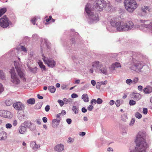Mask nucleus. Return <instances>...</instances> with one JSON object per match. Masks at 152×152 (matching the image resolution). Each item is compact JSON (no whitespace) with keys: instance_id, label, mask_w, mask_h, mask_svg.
Masks as SVG:
<instances>
[{"instance_id":"obj_63","label":"nucleus","mask_w":152,"mask_h":152,"mask_svg":"<svg viewBox=\"0 0 152 152\" xmlns=\"http://www.w3.org/2000/svg\"><path fill=\"white\" fill-rule=\"evenodd\" d=\"M82 111L83 113H85L87 112V110L85 107H83L82 108Z\"/></svg>"},{"instance_id":"obj_4","label":"nucleus","mask_w":152,"mask_h":152,"mask_svg":"<svg viewBox=\"0 0 152 152\" xmlns=\"http://www.w3.org/2000/svg\"><path fill=\"white\" fill-rule=\"evenodd\" d=\"M92 66L96 68L95 72L97 73L103 74L106 75L108 74L107 66L98 61L92 63Z\"/></svg>"},{"instance_id":"obj_38","label":"nucleus","mask_w":152,"mask_h":152,"mask_svg":"<svg viewBox=\"0 0 152 152\" xmlns=\"http://www.w3.org/2000/svg\"><path fill=\"white\" fill-rule=\"evenodd\" d=\"M126 83L129 86H130L132 84H133L132 80L130 79H127L126 81Z\"/></svg>"},{"instance_id":"obj_22","label":"nucleus","mask_w":152,"mask_h":152,"mask_svg":"<svg viewBox=\"0 0 152 152\" xmlns=\"http://www.w3.org/2000/svg\"><path fill=\"white\" fill-rule=\"evenodd\" d=\"M142 26L146 28L147 30L151 31L152 32V21L149 24H142Z\"/></svg>"},{"instance_id":"obj_33","label":"nucleus","mask_w":152,"mask_h":152,"mask_svg":"<svg viewBox=\"0 0 152 152\" xmlns=\"http://www.w3.org/2000/svg\"><path fill=\"white\" fill-rule=\"evenodd\" d=\"M123 100H117L115 102V104L117 107H119L120 104H122Z\"/></svg>"},{"instance_id":"obj_45","label":"nucleus","mask_w":152,"mask_h":152,"mask_svg":"<svg viewBox=\"0 0 152 152\" xmlns=\"http://www.w3.org/2000/svg\"><path fill=\"white\" fill-rule=\"evenodd\" d=\"M45 44L47 46V48L50 49V46H49L50 44H49V42H48V41L46 39H45Z\"/></svg>"},{"instance_id":"obj_24","label":"nucleus","mask_w":152,"mask_h":152,"mask_svg":"<svg viewBox=\"0 0 152 152\" xmlns=\"http://www.w3.org/2000/svg\"><path fill=\"white\" fill-rule=\"evenodd\" d=\"M121 65L118 62H115L111 66V68L114 70L115 68L121 67Z\"/></svg>"},{"instance_id":"obj_14","label":"nucleus","mask_w":152,"mask_h":152,"mask_svg":"<svg viewBox=\"0 0 152 152\" xmlns=\"http://www.w3.org/2000/svg\"><path fill=\"white\" fill-rule=\"evenodd\" d=\"M27 128L25 121L22 123L18 129L20 133L21 134H25L27 132Z\"/></svg>"},{"instance_id":"obj_25","label":"nucleus","mask_w":152,"mask_h":152,"mask_svg":"<svg viewBox=\"0 0 152 152\" xmlns=\"http://www.w3.org/2000/svg\"><path fill=\"white\" fill-rule=\"evenodd\" d=\"M82 99L85 102H88L89 100V98L88 96V95L86 94H83L82 95Z\"/></svg>"},{"instance_id":"obj_23","label":"nucleus","mask_w":152,"mask_h":152,"mask_svg":"<svg viewBox=\"0 0 152 152\" xmlns=\"http://www.w3.org/2000/svg\"><path fill=\"white\" fill-rule=\"evenodd\" d=\"M7 134L4 132H2L0 133V140H4L7 137Z\"/></svg>"},{"instance_id":"obj_44","label":"nucleus","mask_w":152,"mask_h":152,"mask_svg":"<svg viewBox=\"0 0 152 152\" xmlns=\"http://www.w3.org/2000/svg\"><path fill=\"white\" fill-rule=\"evenodd\" d=\"M72 59L74 61V62L77 63V59L76 56H73L72 57Z\"/></svg>"},{"instance_id":"obj_39","label":"nucleus","mask_w":152,"mask_h":152,"mask_svg":"<svg viewBox=\"0 0 152 152\" xmlns=\"http://www.w3.org/2000/svg\"><path fill=\"white\" fill-rule=\"evenodd\" d=\"M135 116L136 118L138 119H140L142 117V115L138 112H137L135 113Z\"/></svg>"},{"instance_id":"obj_47","label":"nucleus","mask_w":152,"mask_h":152,"mask_svg":"<svg viewBox=\"0 0 152 152\" xmlns=\"http://www.w3.org/2000/svg\"><path fill=\"white\" fill-rule=\"evenodd\" d=\"M134 122L135 119L133 118H132L131 121L130 122L129 125L130 126H132L134 124Z\"/></svg>"},{"instance_id":"obj_55","label":"nucleus","mask_w":152,"mask_h":152,"mask_svg":"<svg viewBox=\"0 0 152 152\" xmlns=\"http://www.w3.org/2000/svg\"><path fill=\"white\" fill-rule=\"evenodd\" d=\"M21 48L22 50L24 52H26L27 51L26 48L23 46H21Z\"/></svg>"},{"instance_id":"obj_40","label":"nucleus","mask_w":152,"mask_h":152,"mask_svg":"<svg viewBox=\"0 0 152 152\" xmlns=\"http://www.w3.org/2000/svg\"><path fill=\"white\" fill-rule=\"evenodd\" d=\"M36 145V142L35 141H32L31 142L30 146L33 150H35V147Z\"/></svg>"},{"instance_id":"obj_21","label":"nucleus","mask_w":152,"mask_h":152,"mask_svg":"<svg viewBox=\"0 0 152 152\" xmlns=\"http://www.w3.org/2000/svg\"><path fill=\"white\" fill-rule=\"evenodd\" d=\"M54 149L57 151L61 152L64 150V146L61 144H58L55 147Z\"/></svg>"},{"instance_id":"obj_26","label":"nucleus","mask_w":152,"mask_h":152,"mask_svg":"<svg viewBox=\"0 0 152 152\" xmlns=\"http://www.w3.org/2000/svg\"><path fill=\"white\" fill-rule=\"evenodd\" d=\"M38 64L40 67L42 69V71L45 70L46 69L45 66L41 61H39L38 62Z\"/></svg>"},{"instance_id":"obj_8","label":"nucleus","mask_w":152,"mask_h":152,"mask_svg":"<svg viewBox=\"0 0 152 152\" xmlns=\"http://www.w3.org/2000/svg\"><path fill=\"white\" fill-rule=\"evenodd\" d=\"M12 24V23L6 15L0 19V26L3 28H6Z\"/></svg>"},{"instance_id":"obj_32","label":"nucleus","mask_w":152,"mask_h":152,"mask_svg":"<svg viewBox=\"0 0 152 152\" xmlns=\"http://www.w3.org/2000/svg\"><path fill=\"white\" fill-rule=\"evenodd\" d=\"M39 19V18H38V17H35L32 18L31 20L30 21L33 24L35 25V24L36 22L37 21L38 19Z\"/></svg>"},{"instance_id":"obj_60","label":"nucleus","mask_w":152,"mask_h":152,"mask_svg":"<svg viewBox=\"0 0 152 152\" xmlns=\"http://www.w3.org/2000/svg\"><path fill=\"white\" fill-rule=\"evenodd\" d=\"M79 134L80 136H83L86 134V133L85 132H80L79 133Z\"/></svg>"},{"instance_id":"obj_53","label":"nucleus","mask_w":152,"mask_h":152,"mask_svg":"<svg viewBox=\"0 0 152 152\" xmlns=\"http://www.w3.org/2000/svg\"><path fill=\"white\" fill-rule=\"evenodd\" d=\"M4 90V88L3 87L2 85L0 83V93H2Z\"/></svg>"},{"instance_id":"obj_56","label":"nucleus","mask_w":152,"mask_h":152,"mask_svg":"<svg viewBox=\"0 0 152 152\" xmlns=\"http://www.w3.org/2000/svg\"><path fill=\"white\" fill-rule=\"evenodd\" d=\"M96 104V100L95 99H93L91 101V104H92L93 103Z\"/></svg>"},{"instance_id":"obj_59","label":"nucleus","mask_w":152,"mask_h":152,"mask_svg":"<svg viewBox=\"0 0 152 152\" xmlns=\"http://www.w3.org/2000/svg\"><path fill=\"white\" fill-rule=\"evenodd\" d=\"M115 103V101L113 100H110L109 102V104L110 105H112L114 104Z\"/></svg>"},{"instance_id":"obj_52","label":"nucleus","mask_w":152,"mask_h":152,"mask_svg":"<svg viewBox=\"0 0 152 152\" xmlns=\"http://www.w3.org/2000/svg\"><path fill=\"white\" fill-rule=\"evenodd\" d=\"M50 109V107L49 105H47L46 106L45 108V110L46 112H48Z\"/></svg>"},{"instance_id":"obj_3","label":"nucleus","mask_w":152,"mask_h":152,"mask_svg":"<svg viewBox=\"0 0 152 152\" xmlns=\"http://www.w3.org/2000/svg\"><path fill=\"white\" fill-rule=\"evenodd\" d=\"M85 10L88 17V20L89 23H96L99 20L98 15L96 12H92L94 10L91 7L90 4L88 3L86 6Z\"/></svg>"},{"instance_id":"obj_61","label":"nucleus","mask_w":152,"mask_h":152,"mask_svg":"<svg viewBox=\"0 0 152 152\" xmlns=\"http://www.w3.org/2000/svg\"><path fill=\"white\" fill-rule=\"evenodd\" d=\"M17 120H14L13 121V125L14 126H15L17 125Z\"/></svg>"},{"instance_id":"obj_54","label":"nucleus","mask_w":152,"mask_h":152,"mask_svg":"<svg viewBox=\"0 0 152 152\" xmlns=\"http://www.w3.org/2000/svg\"><path fill=\"white\" fill-rule=\"evenodd\" d=\"M66 121L67 123L69 124H70L71 123L72 121L71 119L70 118L67 119Z\"/></svg>"},{"instance_id":"obj_58","label":"nucleus","mask_w":152,"mask_h":152,"mask_svg":"<svg viewBox=\"0 0 152 152\" xmlns=\"http://www.w3.org/2000/svg\"><path fill=\"white\" fill-rule=\"evenodd\" d=\"M91 83L93 86H94L96 84V82L94 80H92L91 81Z\"/></svg>"},{"instance_id":"obj_13","label":"nucleus","mask_w":152,"mask_h":152,"mask_svg":"<svg viewBox=\"0 0 152 152\" xmlns=\"http://www.w3.org/2000/svg\"><path fill=\"white\" fill-rule=\"evenodd\" d=\"M13 106L16 110H23L25 109V106L24 104L20 102L14 103Z\"/></svg>"},{"instance_id":"obj_11","label":"nucleus","mask_w":152,"mask_h":152,"mask_svg":"<svg viewBox=\"0 0 152 152\" xmlns=\"http://www.w3.org/2000/svg\"><path fill=\"white\" fill-rule=\"evenodd\" d=\"M15 67L16 70L18 75L20 77V78L23 80V81L25 82L26 79L25 77V74L22 71L21 69L17 65H16L15 63Z\"/></svg>"},{"instance_id":"obj_62","label":"nucleus","mask_w":152,"mask_h":152,"mask_svg":"<svg viewBox=\"0 0 152 152\" xmlns=\"http://www.w3.org/2000/svg\"><path fill=\"white\" fill-rule=\"evenodd\" d=\"M42 121L44 123H46L47 121V118L46 117H44L42 118Z\"/></svg>"},{"instance_id":"obj_35","label":"nucleus","mask_w":152,"mask_h":152,"mask_svg":"<svg viewBox=\"0 0 152 152\" xmlns=\"http://www.w3.org/2000/svg\"><path fill=\"white\" fill-rule=\"evenodd\" d=\"M63 100L65 104H67L68 103H71L72 102L71 99H67L66 98H64L63 99Z\"/></svg>"},{"instance_id":"obj_48","label":"nucleus","mask_w":152,"mask_h":152,"mask_svg":"<svg viewBox=\"0 0 152 152\" xmlns=\"http://www.w3.org/2000/svg\"><path fill=\"white\" fill-rule=\"evenodd\" d=\"M143 113L145 115L146 114L148 113V109L147 108H144L143 109Z\"/></svg>"},{"instance_id":"obj_19","label":"nucleus","mask_w":152,"mask_h":152,"mask_svg":"<svg viewBox=\"0 0 152 152\" xmlns=\"http://www.w3.org/2000/svg\"><path fill=\"white\" fill-rule=\"evenodd\" d=\"M60 119H55L52 120V125L54 128L57 127L59 125Z\"/></svg>"},{"instance_id":"obj_43","label":"nucleus","mask_w":152,"mask_h":152,"mask_svg":"<svg viewBox=\"0 0 152 152\" xmlns=\"http://www.w3.org/2000/svg\"><path fill=\"white\" fill-rule=\"evenodd\" d=\"M129 103L130 106H132L136 104V102L133 100H131L129 101Z\"/></svg>"},{"instance_id":"obj_10","label":"nucleus","mask_w":152,"mask_h":152,"mask_svg":"<svg viewBox=\"0 0 152 152\" xmlns=\"http://www.w3.org/2000/svg\"><path fill=\"white\" fill-rule=\"evenodd\" d=\"M42 59L45 63L47 64L48 66L51 68H53L55 66L56 64V62L51 58H48L42 55Z\"/></svg>"},{"instance_id":"obj_15","label":"nucleus","mask_w":152,"mask_h":152,"mask_svg":"<svg viewBox=\"0 0 152 152\" xmlns=\"http://www.w3.org/2000/svg\"><path fill=\"white\" fill-rule=\"evenodd\" d=\"M150 9L148 6H144L141 8V15L142 16L146 15L150 11Z\"/></svg>"},{"instance_id":"obj_17","label":"nucleus","mask_w":152,"mask_h":152,"mask_svg":"<svg viewBox=\"0 0 152 152\" xmlns=\"http://www.w3.org/2000/svg\"><path fill=\"white\" fill-rule=\"evenodd\" d=\"M17 116L18 119L21 121H24L26 118L23 111L18 112L17 113Z\"/></svg>"},{"instance_id":"obj_27","label":"nucleus","mask_w":152,"mask_h":152,"mask_svg":"<svg viewBox=\"0 0 152 152\" xmlns=\"http://www.w3.org/2000/svg\"><path fill=\"white\" fill-rule=\"evenodd\" d=\"M43 104L42 102H40L37 103L34 106V108L38 110L41 108Z\"/></svg>"},{"instance_id":"obj_6","label":"nucleus","mask_w":152,"mask_h":152,"mask_svg":"<svg viewBox=\"0 0 152 152\" xmlns=\"http://www.w3.org/2000/svg\"><path fill=\"white\" fill-rule=\"evenodd\" d=\"M107 5V4L104 0H98L94 2L92 8L96 11H101Z\"/></svg>"},{"instance_id":"obj_28","label":"nucleus","mask_w":152,"mask_h":152,"mask_svg":"<svg viewBox=\"0 0 152 152\" xmlns=\"http://www.w3.org/2000/svg\"><path fill=\"white\" fill-rule=\"evenodd\" d=\"M48 89L50 92L52 93H54L56 90V88L53 86H49Z\"/></svg>"},{"instance_id":"obj_18","label":"nucleus","mask_w":152,"mask_h":152,"mask_svg":"<svg viewBox=\"0 0 152 152\" xmlns=\"http://www.w3.org/2000/svg\"><path fill=\"white\" fill-rule=\"evenodd\" d=\"M131 97L137 101L139 100L141 98V95L138 93H133L132 94Z\"/></svg>"},{"instance_id":"obj_20","label":"nucleus","mask_w":152,"mask_h":152,"mask_svg":"<svg viewBox=\"0 0 152 152\" xmlns=\"http://www.w3.org/2000/svg\"><path fill=\"white\" fill-rule=\"evenodd\" d=\"M144 92L145 94H150L152 92V87L150 86H147L143 89Z\"/></svg>"},{"instance_id":"obj_57","label":"nucleus","mask_w":152,"mask_h":152,"mask_svg":"<svg viewBox=\"0 0 152 152\" xmlns=\"http://www.w3.org/2000/svg\"><path fill=\"white\" fill-rule=\"evenodd\" d=\"M74 29H71V31H72L73 32V35H74L75 36H77L78 35V34L77 32H74Z\"/></svg>"},{"instance_id":"obj_9","label":"nucleus","mask_w":152,"mask_h":152,"mask_svg":"<svg viewBox=\"0 0 152 152\" xmlns=\"http://www.w3.org/2000/svg\"><path fill=\"white\" fill-rule=\"evenodd\" d=\"M10 73L11 75V81L14 84L18 85L20 83V80L18 78L14 67L10 69Z\"/></svg>"},{"instance_id":"obj_49","label":"nucleus","mask_w":152,"mask_h":152,"mask_svg":"<svg viewBox=\"0 0 152 152\" xmlns=\"http://www.w3.org/2000/svg\"><path fill=\"white\" fill-rule=\"evenodd\" d=\"M12 127V125L11 124L8 123L6 125V127L7 129H10Z\"/></svg>"},{"instance_id":"obj_29","label":"nucleus","mask_w":152,"mask_h":152,"mask_svg":"<svg viewBox=\"0 0 152 152\" xmlns=\"http://www.w3.org/2000/svg\"><path fill=\"white\" fill-rule=\"evenodd\" d=\"M127 118L128 117L126 113H124L121 115V119L124 122L126 121Z\"/></svg>"},{"instance_id":"obj_31","label":"nucleus","mask_w":152,"mask_h":152,"mask_svg":"<svg viewBox=\"0 0 152 152\" xmlns=\"http://www.w3.org/2000/svg\"><path fill=\"white\" fill-rule=\"evenodd\" d=\"M12 103V101L10 99H8L5 101V104L7 106H10L11 105Z\"/></svg>"},{"instance_id":"obj_51","label":"nucleus","mask_w":152,"mask_h":152,"mask_svg":"<svg viewBox=\"0 0 152 152\" xmlns=\"http://www.w3.org/2000/svg\"><path fill=\"white\" fill-rule=\"evenodd\" d=\"M78 96L76 94L73 93L71 95V97L72 98H75L77 97Z\"/></svg>"},{"instance_id":"obj_34","label":"nucleus","mask_w":152,"mask_h":152,"mask_svg":"<svg viewBox=\"0 0 152 152\" xmlns=\"http://www.w3.org/2000/svg\"><path fill=\"white\" fill-rule=\"evenodd\" d=\"M7 11V9L4 8L0 9V17L4 14Z\"/></svg>"},{"instance_id":"obj_1","label":"nucleus","mask_w":152,"mask_h":152,"mask_svg":"<svg viewBox=\"0 0 152 152\" xmlns=\"http://www.w3.org/2000/svg\"><path fill=\"white\" fill-rule=\"evenodd\" d=\"M135 142L136 147L135 149L131 150L130 152H146L148 145L146 141L145 134L142 132H140L136 137Z\"/></svg>"},{"instance_id":"obj_42","label":"nucleus","mask_w":152,"mask_h":152,"mask_svg":"<svg viewBox=\"0 0 152 152\" xmlns=\"http://www.w3.org/2000/svg\"><path fill=\"white\" fill-rule=\"evenodd\" d=\"M58 102L59 104L60 105L61 107H62L63 106L64 104V102L63 100H62L60 99H58L57 101Z\"/></svg>"},{"instance_id":"obj_7","label":"nucleus","mask_w":152,"mask_h":152,"mask_svg":"<svg viewBox=\"0 0 152 152\" xmlns=\"http://www.w3.org/2000/svg\"><path fill=\"white\" fill-rule=\"evenodd\" d=\"M133 62L131 67V69L136 72L140 71L144 66L143 63L141 61L137 60H133Z\"/></svg>"},{"instance_id":"obj_12","label":"nucleus","mask_w":152,"mask_h":152,"mask_svg":"<svg viewBox=\"0 0 152 152\" xmlns=\"http://www.w3.org/2000/svg\"><path fill=\"white\" fill-rule=\"evenodd\" d=\"M0 116L4 118H10L12 117V114L9 111L5 110H0Z\"/></svg>"},{"instance_id":"obj_16","label":"nucleus","mask_w":152,"mask_h":152,"mask_svg":"<svg viewBox=\"0 0 152 152\" xmlns=\"http://www.w3.org/2000/svg\"><path fill=\"white\" fill-rule=\"evenodd\" d=\"M25 122L26 124V126L30 130L34 131L35 130L36 126L34 124L31 122L29 121H26Z\"/></svg>"},{"instance_id":"obj_41","label":"nucleus","mask_w":152,"mask_h":152,"mask_svg":"<svg viewBox=\"0 0 152 152\" xmlns=\"http://www.w3.org/2000/svg\"><path fill=\"white\" fill-rule=\"evenodd\" d=\"M138 81L139 79L137 77H134L132 80L133 84L137 83L138 82Z\"/></svg>"},{"instance_id":"obj_50","label":"nucleus","mask_w":152,"mask_h":152,"mask_svg":"<svg viewBox=\"0 0 152 152\" xmlns=\"http://www.w3.org/2000/svg\"><path fill=\"white\" fill-rule=\"evenodd\" d=\"M93 108V106L91 105H90L88 107L87 109L89 111H91Z\"/></svg>"},{"instance_id":"obj_64","label":"nucleus","mask_w":152,"mask_h":152,"mask_svg":"<svg viewBox=\"0 0 152 152\" xmlns=\"http://www.w3.org/2000/svg\"><path fill=\"white\" fill-rule=\"evenodd\" d=\"M73 141V139L71 137H69L68 139V142L72 143Z\"/></svg>"},{"instance_id":"obj_2","label":"nucleus","mask_w":152,"mask_h":152,"mask_svg":"<svg viewBox=\"0 0 152 152\" xmlns=\"http://www.w3.org/2000/svg\"><path fill=\"white\" fill-rule=\"evenodd\" d=\"M111 26L115 27L119 32L126 31L131 30L134 26L133 22L129 21L126 22L124 21H117L112 20L110 22Z\"/></svg>"},{"instance_id":"obj_36","label":"nucleus","mask_w":152,"mask_h":152,"mask_svg":"<svg viewBox=\"0 0 152 152\" xmlns=\"http://www.w3.org/2000/svg\"><path fill=\"white\" fill-rule=\"evenodd\" d=\"M72 110L75 114H77L78 113V108L76 106H74L72 107Z\"/></svg>"},{"instance_id":"obj_5","label":"nucleus","mask_w":152,"mask_h":152,"mask_svg":"<svg viewBox=\"0 0 152 152\" xmlns=\"http://www.w3.org/2000/svg\"><path fill=\"white\" fill-rule=\"evenodd\" d=\"M124 4L125 9L130 13L133 12L138 6L134 0H125L124 1Z\"/></svg>"},{"instance_id":"obj_30","label":"nucleus","mask_w":152,"mask_h":152,"mask_svg":"<svg viewBox=\"0 0 152 152\" xmlns=\"http://www.w3.org/2000/svg\"><path fill=\"white\" fill-rule=\"evenodd\" d=\"M27 102L29 104H34L35 103V99L34 98H30L27 100Z\"/></svg>"},{"instance_id":"obj_46","label":"nucleus","mask_w":152,"mask_h":152,"mask_svg":"<svg viewBox=\"0 0 152 152\" xmlns=\"http://www.w3.org/2000/svg\"><path fill=\"white\" fill-rule=\"evenodd\" d=\"M96 103L98 104H100L102 103L103 101L102 99L98 98L96 100Z\"/></svg>"},{"instance_id":"obj_37","label":"nucleus","mask_w":152,"mask_h":152,"mask_svg":"<svg viewBox=\"0 0 152 152\" xmlns=\"http://www.w3.org/2000/svg\"><path fill=\"white\" fill-rule=\"evenodd\" d=\"M5 78V76L3 71L1 70H0V78L2 80H4Z\"/></svg>"}]
</instances>
